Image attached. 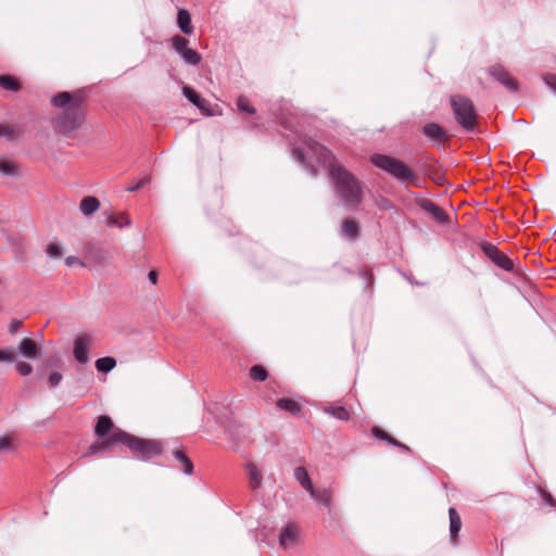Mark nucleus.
Masks as SVG:
<instances>
[{
    "mask_svg": "<svg viewBox=\"0 0 556 556\" xmlns=\"http://www.w3.org/2000/svg\"><path fill=\"white\" fill-rule=\"evenodd\" d=\"M304 147L295 148L293 156L305 164L312 176H316V168L306 164V157H315L329 169V175L334 182L338 198L349 207H356L362 201V189L357 179L341 166L332 153L311 138L304 140Z\"/></svg>",
    "mask_w": 556,
    "mask_h": 556,
    "instance_id": "1",
    "label": "nucleus"
},
{
    "mask_svg": "<svg viewBox=\"0 0 556 556\" xmlns=\"http://www.w3.org/2000/svg\"><path fill=\"white\" fill-rule=\"evenodd\" d=\"M371 163L401 182L415 184L418 180L414 172L404 162L394 156L377 153L371 156Z\"/></svg>",
    "mask_w": 556,
    "mask_h": 556,
    "instance_id": "2",
    "label": "nucleus"
},
{
    "mask_svg": "<svg viewBox=\"0 0 556 556\" xmlns=\"http://www.w3.org/2000/svg\"><path fill=\"white\" fill-rule=\"evenodd\" d=\"M294 478L300 485L309 494L317 505L330 507L332 503V490L330 488L316 489L308 476L307 470L299 466L294 469Z\"/></svg>",
    "mask_w": 556,
    "mask_h": 556,
    "instance_id": "3",
    "label": "nucleus"
},
{
    "mask_svg": "<svg viewBox=\"0 0 556 556\" xmlns=\"http://www.w3.org/2000/svg\"><path fill=\"white\" fill-rule=\"evenodd\" d=\"M85 121V115L79 103L68 105L54 121L53 127L61 134H70L79 128Z\"/></svg>",
    "mask_w": 556,
    "mask_h": 556,
    "instance_id": "4",
    "label": "nucleus"
},
{
    "mask_svg": "<svg viewBox=\"0 0 556 556\" xmlns=\"http://www.w3.org/2000/svg\"><path fill=\"white\" fill-rule=\"evenodd\" d=\"M117 435L118 437H115V439H124L125 445L135 454L140 455L143 459H149L162 452L161 444L157 441L139 439L127 432Z\"/></svg>",
    "mask_w": 556,
    "mask_h": 556,
    "instance_id": "5",
    "label": "nucleus"
},
{
    "mask_svg": "<svg viewBox=\"0 0 556 556\" xmlns=\"http://www.w3.org/2000/svg\"><path fill=\"white\" fill-rule=\"evenodd\" d=\"M451 104L459 125L465 130H473L476 126V112L472 102L467 98L454 96L451 98Z\"/></svg>",
    "mask_w": 556,
    "mask_h": 556,
    "instance_id": "6",
    "label": "nucleus"
},
{
    "mask_svg": "<svg viewBox=\"0 0 556 556\" xmlns=\"http://www.w3.org/2000/svg\"><path fill=\"white\" fill-rule=\"evenodd\" d=\"M301 530L298 523H286L279 531V544L282 548H291L298 544Z\"/></svg>",
    "mask_w": 556,
    "mask_h": 556,
    "instance_id": "7",
    "label": "nucleus"
},
{
    "mask_svg": "<svg viewBox=\"0 0 556 556\" xmlns=\"http://www.w3.org/2000/svg\"><path fill=\"white\" fill-rule=\"evenodd\" d=\"M121 433H125V431H123L121 429L114 430L111 433V435L109 438H106L105 440H102L101 442L90 445L88 448V452L85 453L84 456L86 457L89 455L106 452V451L111 450V446L113 444H116V443L125 444L124 439H122V438L119 440L115 439V437H118L117 434H121Z\"/></svg>",
    "mask_w": 556,
    "mask_h": 556,
    "instance_id": "8",
    "label": "nucleus"
},
{
    "mask_svg": "<svg viewBox=\"0 0 556 556\" xmlns=\"http://www.w3.org/2000/svg\"><path fill=\"white\" fill-rule=\"evenodd\" d=\"M91 344V337L88 334L79 336L74 341V356L80 364H86L89 361V346Z\"/></svg>",
    "mask_w": 556,
    "mask_h": 556,
    "instance_id": "9",
    "label": "nucleus"
},
{
    "mask_svg": "<svg viewBox=\"0 0 556 556\" xmlns=\"http://www.w3.org/2000/svg\"><path fill=\"white\" fill-rule=\"evenodd\" d=\"M484 253L501 268L511 270L514 267L513 261L506 255L502 254L495 245L485 244L483 247Z\"/></svg>",
    "mask_w": 556,
    "mask_h": 556,
    "instance_id": "10",
    "label": "nucleus"
},
{
    "mask_svg": "<svg viewBox=\"0 0 556 556\" xmlns=\"http://www.w3.org/2000/svg\"><path fill=\"white\" fill-rule=\"evenodd\" d=\"M490 74L502 85H504L508 90L515 91L517 89L516 79L502 66H492L490 68Z\"/></svg>",
    "mask_w": 556,
    "mask_h": 556,
    "instance_id": "11",
    "label": "nucleus"
},
{
    "mask_svg": "<svg viewBox=\"0 0 556 556\" xmlns=\"http://www.w3.org/2000/svg\"><path fill=\"white\" fill-rule=\"evenodd\" d=\"M248 477H249V486L252 491H257L262 486L263 475L257 466L253 463H248L245 466Z\"/></svg>",
    "mask_w": 556,
    "mask_h": 556,
    "instance_id": "12",
    "label": "nucleus"
},
{
    "mask_svg": "<svg viewBox=\"0 0 556 556\" xmlns=\"http://www.w3.org/2000/svg\"><path fill=\"white\" fill-rule=\"evenodd\" d=\"M40 351L39 345L31 339L25 338L18 344V352L22 356L34 359Z\"/></svg>",
    "mask_w": 556,
    "mask_h": 556,
    "instance_id": "13",
    "label": "nucleus"
},
{
    "mask_svg": "<svg viewBox=\"0 0 556 556\" xmlns=\"http://www.w3.org/2000/svg\"><path fill=\"white\" fill-rule=\"evenodd\" d=\"M424 134L428 138L435 140L438 142L444 141L446 139V134L444 129L435 123L425 125Z\"/></svg>",
    "mask_w": 556,
    "mask_h": 556,
    "instance_id": "14",
    "label": "nucleus"
},
{
    "mask_svg": "<svg viewBox=\"0 0 556 556\" xmlns=\"http://www.w3.org/2000/svg\"><path fill=\"white\" fill-rule=\"evenodd\" d=\"M100 201L94 197H85L79 204V210L85 216H91L100 208Z\"/></svg>",
    "mask_w": 556,
    "mask_h": 556,
    "instance_id": "15",
    "label": "nucleus"
},
{
    "mask_svg": "<svg viewBox=\"0 0 556 556\" xmlns=\"http://www.w3.org/2000/svg\"><path fill=\"white\" fill-rule=\"evenodd\" d=\"M105 217H106V224L109 227L123 228V227H128L131 225L130 218L124 213H121V214L105 213Z\"/></svg>",
    "mask_w": 556,
    "mask_h": 556,
    "instance_id": "16",
    "label": "nucleus"
},
{
    "mask_svg": "<svg viewBox=\"0 0 556 556\" xmlns=\"http://www.w3.org/2000/svg\"><path fill=\"white\" fill-rule=\"evenodd\" d=\"M114 428L113 421L109 416H101L94 428V433L98 438L106 437Z\"/></svg>",
    "mask_w": 556,
    "mask_h": 556,
    "instance_id": "17",
    "label": "nucleus"
},
{
    "mask_svg": "<svg viewBox=\"0 0 556 556\" xmlns=\"http://www.w3.org/2000/svg\"><path fill=\"white\" fill-rule=\"evenodd\" d=\"M177 23H178L180 30L184 34H186V35L192 34L193 27L191 25V16L187 10L180 9L178 11Z\"/></svg>",
    "mask_w": 556,
    "mask_h": 556,
    "instance_id": "18",
    "label": "nucleus"
},
{
    "mask_svg": "<svg viewBox=\"0 0 556 556\" xmlns=\"http://www.w3.org/2000/svg\"><path fill=\"white\" fill-rule=\"evenodd\" d=\"M277 407L282 410L289 412L293 416H298L301 412L300 405L295 401L290 399H279L277 401Z\"/></svg>",
    "mask_w": 556,
    "mask_h": 556,
    "instance_id": "19",
    "label": "nucleus"
},
{
    "mask_svg": "<svg viewBox=\"0 0 556 556\" xmlns=\"http://www.w3.org/2000/svg\"><path fill=\"white\" fill-rule=\"evenodd\" d=\"M325 413L331 415L332 417L339 420H348L350 418V413L344 406H337L334 404H330L324 408Z\"/></svg>",
    "mask_w": 556,
    "mask_h": 556,
    "instance_id": "20",
    "label": "nucleus"
},
{
    "mask_svg": "<svg viewBox=\"0 0 556 556\" xmlns=\"http://www.w3.org/2000/svg\"><path fill=\"white\" fill-rule=\"evenodd\" d=\"M73 103H79L77 100H73L71 93L68 92H61L52 98V104L55 106L68 108V105Z\"/></svg>",
    "mask_w": 556,
    "mask_h": 556,
    "instance_id": "21",
    "label": "nucleus"
},
{
    "mask_svg": "<svg viewBox=\"0 0 556 556\" xmlns=\"http://www.w3.org/2000/svg\"><path fill=\"white\" fill-rule=\"evenodd\" d=\"M197 108L206 116L222 115V110L217 105L213 108L205 99H201Z\"/></svg>",
    "mask_w": 556,
    "mask_h": 556,
    "instance_id": "22",
    "label": "nucleus"
},
{
    "mask_svg": "<svg viewBox=\"0 0 556 556\" xmlns=\"http://www.w3.org/2000/svg\"><path fill=\"white\" fill-rule=\"evenodd\" d=\"M116 366V361L113 357H101L97 359L96 367L100 372H109Z\"/></svg>",
    "mask_w": 556,
    "mask_h": 556,
    "instance_id": "23",
    "label": "nucleus"
},
{
    "mask_svg": "<svg viewBox=\"0 0 556 556\" xmlns=\"http://www.w3.org/2000/svg\"><path fill=\"white\" fill-rule=\"evenodd\" d=\"M342 231L346 237L354 239L358 235V226L354 220L346 219L342 223Z\"/></svg>",
    "mask_w": 556,
    "mask_h": 556,
    "instance_id": "24",
    "label": "nucleus"
},
{
    "mask_svg": "<svg viewBox=\"0 0 556 556\" xmlns=\"http://www.w3.org/2000/svg\"><path fill=\"white\" fill-rule=\"evenodd\" d=\"M426 208L428 210V212L433 216V218L435 220H438L439 223L441 224H444L446 223V214L445 212L440 208L438 205L429 202L428 205L426 206Z\"/></svg>",
    "mask_w": 556,
    "mask_h": 556,
    "instance_id": "25",
    "label": "nucleus"
},
{
    "mask_svg": "<svg viewBox=\"0 0 556 556\" xmlns=\"http://www.w3.org/2000/svg\"><path fill=\"white\" fill-rule=\"evenodd\" d=\"M237 108L239 112H245L248 114H255L256 110L254 106L250 103L249 99L244 96H240L237 99Z\"/></svg>",
    "mask_w": 556,
    "mask_h": 556,
    "instance_id": "26",
    "label": "nucleus"
},
{
    "mask_svg": "<svg viewBox=\"0 0 556 556\" xmlns=\"http://www.w3.org/2000/svg\"><path fill=\"white\" fill-rule=\"evenodd\" d=\"M180 56L189 65H197L201 61L200 54L195 50L190 49V48H188L186 51H184V53L180 54Z\"/></svg>",
    "mask_w": 556,
    "mask_h": 556,
    "instance_id": "27",
    "label": "nucleus"
},
{
    "mask_svg": "<svg viewBox=\"0 0 556 556\" xmlns=\"http://www.w3.org/2000/svg\"><path fill=\"white\" fill-rule=\"evenodd\" d=\"M0 173L5 176H17L18 175L17 169H16V164L11 161H7V160H0Z\"/></svg>",
    "mask_w": 556,
    "mask_h": 556,
    "instance_id": "28",
    "label": "nucleus"
},
{
    "mask_svg": "<svg viewBox=\"0 0 556 556\" xmlns=\"http://www.w3.org/2000/svg\"><path fill=\"white\" fill-rule=\"evenodd\" d=\"M0 86L7 90L17 91L20 89L18 81L11 76H0Z\"/></svg>",
    "mask_w": 556,
    "mask_h": 556,
    "instance_id": "29",
    "label": "nucleus"
},
{
    "mask_svg": "<svg viewBox=\"0 0 556 556\" xmlns=\"http://www.w3.org/2000/svg\"><path fill=\"white\" fill-rule=\"evenodd\" d=\"M188 40L185 37L176 35L172 38V46L178 54H182L188 49Z\"/></svg>",
    "mask_w": 556,
    "mask_h": 556,
    "instance_id": "30",
    "label": "nucleus"
},
{
    "mask_svg": "<svg viewBox=\"0 0 556 556\" xmlns=\"http://www.w3.org/2000/svg\"><path fill=\"white\" fill-rule=\"evenodd\" d=\"M267 376L266 369L261 365H254L250 369V377L255 381H264Z\"/></svg>",
    "mask_w": 556,
    "mask_h": 556,
    "instance_id": "31",
    "label": "nucleus"
},
{
    "mask_svg": "<svg viewBox=\"0 0 556 556\" xmlns=\"http://www.w3.org/2000/svg\"><path fill=\"white\" fill-rule=\"evenodd\" d=\"M182 94L195 106L202 99L191 87L185 86L182 88Z\"/></svg>",
    "mask_w": 556,
    "mask_h": 556,
    "instance_id": "32",
    "label": "nucleus"
},
{
    "mask_svg": "<svg viewBox=\"0 0 556 556\" xmlns=\"http://www.w3.org/2000/svg\"><path fill=\"white\" fill-rule=\"evenodd\" d=\"M17 132H18L17 126H8V125L0 124V137H7L9 139H13Z\"/></svg>",
    "mask_w": 556,
    "mask_h": 556,
    "instance_id": "33",
    "label": "nucleus"
},
{
    "mask_svg": "<svg viewBox=\"0 0 556 556\" xmlns=\"http://www.w3.org/2000/svg\"><path fill=\"white\" fill-rule=\"evenodd\" d=\"M372 433L375 437L382 439V440H387L389 443H391L395 446H401L403 448H407L405 445H403V444L399 443L396 440L390 438L387 433H384L382 430H380L378 428H374Z\"/></svg>",
    "mask_w": 556,
    "mask_h": 556,
    "instance_id": "34",
    "label": "nucleus"
},
{
    "mask_svg": "<svg viewBox=\"0 0 556 556\" xmlns=\"http://www.w3.org/2000/svg\"><path fill=\"white\" fill-rule=\"evenodd\" d=\"M13 447V442L11 437H1L0 438V459L2 456L9 452Z\"/></svg>",
    "mask_w": 556,
    "mask_h": 556,
    "instance_id": "35",
    "label": "nucleus"
},
{
    "mask_svg": "<svg viewBox=\"0 0 556 556\" xmlns=\"http://www.w3.org/2000/svg\"><path fill=\"white\" fill-rule=\"evenodd\" d=\"M15 368L16 371L22 376H29L33 372V367L26 362L16 361Z\"/></svg>",
    "mask_w": 556,
    "mask_h": 556,
    "instance_id": "36",
    "label": "nucleus"
},
{
    "mask_svg": "<svg viewBox=\"0 0 556 556\" xmlns=\"http://www.w3.org/2000/svg\"><path fill=\"white\" fill-rule=\"evenodd\" d=\"M46 252H47L48 256L55 257V258L60 257L62 254L61 247L54 242H51L47 245Z\"/></svg>",
    "mask_w": 556,
    "mask_h": 556,
    "instance_id": "37",
    "label": "nucleus"
},
{
    "mask_svg": "<svg viewBox=\"0 0 556 556\" xmlns=\"http://www.w3.org/2000/svg\"><path fill=\"white\" fill-rule=\"evenodd\" d=\"M0 362H16L13 349L0 350Z\"/></svg>",
    "mask_w": 556,
    "mask_h": 556,
    "instance_id": "38",
    "label": "nucleus"
},
{
    "mask_svg": "<svg viewBox=\"0 0 556 556\" xmlns=\"http://www.w3.org/2000/svg\"><path fill=\"white\" fill-rule=\"evenodd\" d=\"M460 526H462V523H450V538H451L452 544H454V545L457 544V535L460 530Z\"/></svg>",
    "mask_w": 556,
    "mask_h": 556,
    "instance_id": "39",
    "label": "nucleus"
},
{
    "mask_svg": "<svg viewBox=\"0 0 556 556\" xmlns=\"http://www.w3.org/2000/svg\"><path fill=\"white\" fill-rule=\"evenodd\" d=\"M63 377L60 372H52L49 378H48V383L51 388H54L56 386L60 384V382L62 381Z\"/></svg>",
    "mask_w": 556,
    "mask_h": 556,
    "instance_id": "40",
    "label": "nucleus"
},
{
    "mask_svg": "<svg viewBox=\"0 0 556 556\" xmlns=\"http://www.w3.org/2000/svg\"><path fill=\"white\" fill-rule=\"evenodd\" d=\"M180 464H181V469L186 475H188V476L192 475L193 465L188 457L185 458Z\"/></svg>",
    "mask_w": 556,
    "mask_h": 556,
    "instance_id": "41",
    "label": "nucleus"
},
{
    "mask_svg": "<svg viewBox=\"0 0 556 556\" xmlns=\"http://www.w3.org/2000/svg\"><path fill=\"white\" fill-rule=\"evenodd\" d=\"M545 84L556 92V75L547 74L544 76Z\"/></svg>",
    "mask_w": 556,
    "mask_h": 556,
    "instance_id": "42",
    "label": "nucleus"
},
{
    "mask_svg": "<svg viewBox=\"0 0 556 556\" xmlns=\"http://www.w3.org/2000/svg\"><path fill=\"white\" fill-rule=\"evenodd\" d=\"M149 181H150L149 177L142 178L136 185L128 187L127 191H129V192L136 191V190L142 188L143 186H146Z\"/></svg>",
    "mask_w": 556,
    "mask_h": 556,
    "instance_id": "43",
    "label": "nucleus"
},
{
    "mask_svg": "<svg viewBox=\"0 0 556 556\" xmlns=\"http://www.w3.org/2000/svg\"><path fill=\"white\" fill-rule=\"evenodd\" d=\"M541 495H542V500L549 506H554L555 505V501L553 498V496L545 492V491H541Z\"/></svg>",
    "mask_w": 556,
    "mask_h": 556,
    "instance_id": "44",
    "label": "nucleus"
},
{
    "mask_svg": "<svg viewBox=\"0 0 556 556\" xmlns=\"http://www.w3.org/2000/svg\"><path fill=\"white\" fill-rule=\"evenodd\" d=\"M22 325L21 320L13 319L10 324L9 330L11 333H15Z\"/></svg>",
    "mask_w": 556,
    "mask_h": 556,
    "instance_id": "45",
    "label": "nucleus"
},
{
    "mask_svg": "<svg viewBox=\"0 0 556 556\" xmlns=\"http://www.w3.org/2000/svg\"><path fill=\"white\" fill-rule=\"evenodd\" d=\"M450 521H460V517L455 508L448 509Z\"/></svg>",
    "mask_w": 556,
    "mask_h": 556,
    "instance_id": "46",
    "label": "nucleus"
},
{
    "mask_svg": "<svg viewBox=\"0 0 556 556\" xmlns=\"http://www.w3.org/2000/svg\"><path fill=\"white\" fill-rule=\"evenodd\" d=\"M65 263L68 266H72L74 264H80L81 266H84V264L81 262H79V260L77 257H75V256L66 257Z\"/></svg>",
    "mask_w": 556,
    "mask_h": 556,
    "instance_id": "47",
    "label": "nucleus"
},
{
    "mask_svg": "<svg viewBox=\"0 0 556 556\" xmlns=\"http://www.w3.org/2000/svg\"><path fill=\"white\" fill-rule=\"evenodd\" d=\"M174 457L179 462L181 463L185 458H187V455L182 452V451H174L173 453Z\"/></svg>",
    "mask_w": 556,
    "mask_h": 556,
    "instance_id": "48",
    "label": "nucleus"
},
{
    "mask_svg": "<svg viewBox=\"0 0 556 556\" xmlns=\"http://www.w3.org/2000/svg\"><path fill=\"white\" fill-rule=\"evenodd\" d=\"M149 280L155 285L157 282V274L154 270H151L148 275Z\"/></svg>",
    "mask_w": 556,
    "mask_h": 556,
    "instance_id": "49",
    "label": "nucleus"
},
{
    "mask_svg": "<svg viewBox=\"0 0 556 556\" xmlns=\"http://www.w3.org/2000/svg\"><path fill=\"white\" fill-rule=\"evenodd\" d=\"M105 258H106V256L104 254H102L100 260L104 261Z\"/></svg>",
    "mask_w": 556,
    "mask_h": 556,
    "instance_id": "50",
    "label": "nucleus"
}]
</instances>
